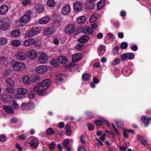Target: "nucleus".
<instances>
[{
	"label": "nucleus",
	"instance_id": "nucleus-18",
	"mask_svg": "<svg viewBox=\"0 0 151 151\" xmlns=\"http://www.w3.org/2000/svg\"><path fill=\"white\" fill-rule=\"evenodd\" d=\"M73 6L74 11L76 12L79 11L82 8V4L79 2H75Z\"/></svg>",
	"mask_w": 151,
	"mask_h": 151
},
{
	"label": "nucleus",
	"instance_id": "nucleus-11",
	"mask_svg": "<svg viewBox=\"0 0 151 151\" xmlns=\"http://www.w3.org/2000/svg\"><path fill=\"white\" fill-rule=\"evenodd\" d=\"M132 72V69L129 67L123 68L122 69V73L124 75L127 76H129Z\"/></svg>",
	"mask_w": 151,
	"mask_h": 151
},
{
	"label": "nucleus",
	"instance_id": "nucleus-62",
	"mask_svg": "<svg viewBox=\"0 0 151 151\" xmlns=\"http://www.w3.org/2000/svg\"><path fill=\"white\" fill-rule=\"evenodd\" d=\"M144 139V137L142 136H141L137 134V139L138 141H139L141 142L142 140Z\"/></svg>",
	"mask_w": 151,
	"mask_h": 151
},
{
	"label": "nucleus",
	"instance_id": "nucleus-37",
	"mask_svg": "<svg viewBox=\"0 0 151 151\" xmlns=\"http://www.w3.org/2000/svg\"><path fill=\"white\" fill-rule=\"evenodd\" d=\"M47 5L50 7H53L55 5V3L53 0H48Z\"/></svg>",
	"mask_w": 151,
	"mask_h": 151
},
{
	"label": "nucleus",
	"instance_id": "nucleus-43",
	"mask_svg": "<svg viewBox=\"0 0 151 151\" xmlns=\"http://www.w3.org/2000/svg\"><path fill=\"white\" fill-rule=\"evenodd\" d=\"M86 114L88 119H91L93 117V114L92 112L87 111L86 112Z\"/></svg>",
	"mask_w": 151,
	"mask_h": 151
},
{
	"label": "nucleus",
	"instance_id": "nucleus-13",
	"mask_svg": "<svg viewBox=\"0 0 151 151\" xmlns=\"http://www.w3.org/2000/svg\"><path fill=\"white\" fill-rule=\"evenodd\" d=\"M82 55L81 53H76L72 56V61L73 62H76L81 60L82 58Z\"/></svg>",
	"mask_w": 151,
	"mask_h": 151
},
{
	"label": "nucleus",
	"instance_id": "nucleus-6",
	"mask_svg": "<svg viewBox=\"0 0 151 151\" xmlns=\"http://www.w3.org/2000/svg\"><path fill=\"white\" fill-rule=\"evenodd\" d=\"M16 58L21 61L25 60L27 59L26 53L22 51L18 52L16 55Z\"/></svg>",
	"mask_w": 151,
	"mask_h": 151
},
{
	"label": "nucleus",
	"instance_id": "nucleus-17",
	"mask_svg": "<svg viewBox=\"0 0 151 151\" xmlns=\"http://www.w3.org/2000/svg\"><path fill=\"white\" fill-rule=\"evenodd\" d=\"M37 27H34L33 28L32 30L29 31L27 34V35L28 37H32L34 36L35 35L38 33Z\"/></svg>",
	"mask_w": 151,
	"mask_h": 151
},
{
	"label": "nucleus",
	"instance_id": "nucleus-39",
	"mask_svg": "<svg viewBox=\"0 0 151 151\" xmlns=\"http://www.w3.org/2000/svg\"><path fill=\"white\" fill-rule=\"evenodd\" d=\"M106 37L107 38L108 40L110 39L114 40L115 38L114 35L112 33H108L107 34Z\"/></svg>",
	"mask_w": 151,
	"mask_h": 151
},
{
	"label": "nucleus",
	"instance_id": "nucleus-58",
	"mask_svg": "<svg viewBox=\"0 0 151 151\" xmlns=\"http://www.w3.org/2000/svg\"><path fill=\"white\" fill-rule=\"evenodd\" d=\"M141 143L142 145H143L145 147H147L148 146L147 141L145 139H144L142 140Z\"/></svg>",
	"mask_w": 151,
	"mask_h": 151
},
{
	"label": "nucleus",
	"instance_id": "nucleus-50",
	"mask_svg": "<svg viewBox=\"0 0 151 151\" xmlns=\"http://www.w3.org/2000/svg\"><path fill=\"white\" fill-rule=\"evenodd\" d=\"M31 2V1L30 0H23L22 2V5L26 6L30 4Z\"/></svg>",
	"mask_w": 151,
	"mask_h": 151
},
{
	"label": "nucleus",
	"instance_id": "nucleus-57",
	"mask_svg": "<svg viewBox=\"0 0 151 151\" xmlns=\"http://www.w3.org/2000/svg\"><path fill=\"white\" fill-rule=\"evenodd\" d=\"M119 61L120 60L119 58H116L114 60L113 62L111 64L113 65H117L119 63Z\"/></svg>",
	"mask_w": 151,
	"mask_h": 151
},
{
	"label": "nucleus",
	"instance_id": "nucleus-21",
	"mask_svg": "<svg viewBox=\"0 0 151 151\" xmlns=\"http://www.w3.org/2000/svg\"><path fill=\"white\" fill-rule=\"evenodd\" d=\"M22 81L24 84L29 85L31 83L30 78L28 75H25L23 77Z\"/></svg>",
	"mask_w": 151,
	"mask_h": 151
},
{
	"label": "nucleus",
	"instance_id": "nucleus-26",
	"mask_svg": "<svg viewBox=\"0 0 151 151\" xmlns=\"http://www.w3.org/2000/svg\"><path fill=\"white\" fill-rule=\"evenodd\" d=\"M35 8V11L39 13L42 12L43 10V6L40 4H36Z\"/></svg>",
	"mask_w": 151,
	"mask_h": 151
},
{
	"label": "nucleus",
	"instance_id": "nucleus-36",
	"mask_svg": "<svg viewBox=\"0 0 151 151\" xmlns=\"http://www.w3.org/2000/svg\"><path fill=\"white\" fill-rule=\"evenodd\" d=\"M20 41L17 40H14L12 41L11 42V45L15 47L19 46L20 45Z\"/></svg>",
	"mask_w": 151,
	"mask_h": 151
},
{
	"label": "nucleus",
	"instance_id": "nucleus-7",
	"mask_svg": "<svg viewBox=\"0 0 151 151\" xmlns=\"http://www.w3.org/2000/svg\"><path fill=\"white\" fill-rule=\"evenodd\" d=\"M48 57L47 55L44 53H42L38 57V60L40 64H44L48 60Z\"/></svg>",
	"mask_w": 151,
	"mask_h": 151
},
{
	"label": "nucleus",
	"instance_id": "nucleus-51",
	"mask_svg": "<svg viewBox=\"0 0 151 151\" xmlns=\"http://www.w3.org/2000/svg\"><path fill=\"white\" fill-rule=\"evenodd\" d=\"M83 44H78L75 47L76 49L78 50H81L83 49Z\"/></svg>",
	"mask_w": 151,
	"mask_h": 151
},
{
	"label": "nucleus",
	"instance_id": "nucleus-19",
	"mask_svg": "<svg viewBox=\"0 0 151 151\" xmlns=\"http://www.w3.org/2000/svg\"><path fill=\"white\" fill-rule=\"evenodd\" d=\"M50 19L48 16L44 17L40 19L38 21L39 24H44L47 23Z\"/></svg>",
	"mask_w": 151,
	"mask_h": 151
},
{
	"label": "nucleus",
	"instance_id": "nucleus-56",
	"mask_svg": "<svg viewBox=\"0 0 151 151\" xmlns=\"http://www.w3.org/2000/svg\"><path fill=\"white\" fill-rule=\"evenodd\" d=\"M6 139V137L3 134L0 135V141L1 142L5 141Z\"/></svg>",
	"mask_w": 151,
	"mask_h": 151
},
{
	"label": "nucleus",
	"instance_id": "nucleus-14",
	"mask_svg": "<svg viewBox=\"0 0 151 151\" xmlns=\"http://www.w3.org/2000/svg\"><path fill=\"white\" fill-rule=\"evenodd\" d=\"M65 75L63 74H58L56 76V83L58 84L60 82H63Z\"/></svg>",
	"mask_w": 151,
	"mask_h": 151
},
{
	"label": "nucleus",
	"instance_id": "nucleus-27",
	"mask_svg": "<svg viewBox=\"0 0 151 151\" xmlns=\"http://www.w3.org/2000/svg\"><path fill=\"white\" fill-rule=\"evenodd\" d=\"M83 32L86 34L90 35L92 34L93 32V30L88 27H86L83 29Z\"/></svg>",
	"mask_w": 151,
	"mask_h": 151
},
{
	"label": "nucleus",
	"instance_id": "nucleus-54",
	"mask_svg": "<svg viewBox=\"0 0 151 151\" xmlns=\"http://www.w3.org/2000/svg\"><path fill=\"white\" fill-rule=\"evenodd\" d=\"M7 41L6 39L5 38H0V45H3L6 44Z\"/></svg>",
	"mask_w": 151,
	"mask_h": 151
},
{
	"label": "nucleus",
	"instance_id": "nucleus-34",
	"mask_svg": "<svg viewBox=\"0 0 151 151\" xmlns=\"http://www.w3.org/2000/svg\"><path fill=\"white\" fill-rule=\"evenodd\" d=\"M3 109L7 113L9 114L12 113L13 111L12 109L9 107L6 106H3Z\"/></svg>",
	"mask_w": 151,
	"mask_h": 151
},
{
	"label": "nucleus",
	"instance_id": "nucleus-20",
	"mask_svg": "<svg viewBox=\"0 0 151 151\" xmlns=\"http://www.w3.org/2000/svg\"><path fill=\"white\" fill-rule=\"evenodd\" d=\"M70 10V6L68 5H65L63 7L62 12L63 14L66 15L69 13Z\"/></svg>",
	"mask_w": 151,
	"mask_h": 151
},
{
	"label": "nucleus",
	"instance_id": "nucleus-22",
	"mask_svg": "<svg viewBox=\"0 0 151 151\" xmlns=\"http://www.w3.org/2000/svg\"><path fill=\"white\" fill-rule=\"evenodd\" d=\"M29 144L31 147L33 148L37 147L38 145V142L36 139H34L30 140Z\"/></svg>",
	"mask_w": 151,
	"mask_h": 151
},
{
	"label": "nucleus",
	"instance_id": "nucleus-28",
	"mask_svg": "<svg viewBox=\"0 0 151 151\" xmlns=\"http://www.w3.org/2000/svg\"><path fill=\"white\" fill-rule=\"evenodd\" d=\"M27 92V89L24 88H19L17 90V93L18 95H23L26 94Z\"/></svg>",
	"mask_w": 151,
	"mask_h": 151
},
{
	"label": "nucleus",
	"instance_id": "nucleus-1",
	"mask_svg": "<svg viewBox=\"0 0 151 151\" xmlns=\"http://www.w3.org/2000/svg\"><path fill=\"white\" fill-rule=\"evenodd\" d=\"M51 83L50 79H46L41 83L34 87L33 90L35 91H41L46 89L49 86Z\"/></svg>",
	"mask_w": 151,
	"mask_h": 151
},
{
	"label": "nucleus",
	"instance_id": "nucleus-10",
	"mask_svg": "<svg viewBox=\"0 0 151 151\" xmlns=\"http://www.w3.org/2000/svg\"><path fill=\"white\" fill-rule=\"evenodd\" d=\"M75 29V26L73 24H70L68 25L65 29V32L66 34H70Z\"/></svg>",
	"mask_w": 151,
	"mask_h": 151
},
{
	"label": "nucleus",
	"instance_id": "nucleus-64",
	"mask_svg": "<svg viewBox=\"0 0 151 151\" xmlns=\"http://www.w3.org/2000/svg\"><path fill=\"white\" fill-rule=\"evenodd\" d=\"M78 151H86L85 148L83 146H80L78 148Z\"/></svg>",
	"mask_w": 151,
	"mask_h": 151
},
{
	"label": "nucleus",
	"instance_id": "nucleus-41",
	"mask_svg": "<svg viewBox=\"0 0 151 151\" xmlns=\"http://www.w3.org/2000/svg\"><path fill=\"white\" fill-rule=\"evenodd\" d=\"M65 132L66 134L68 135H70L71 133V131L70 130V127L69 125H66L65 127Z\"/></svg>",
	"mask_w": 151,
	"mask_h": 151
},
{
	"label": "nucleus",
	"instance_id": "nucleus-30",
	"mask_svg": "<svg viewBox=\"0 0 151 151\" xmlns=\"http://www.w3.org/2000/svg\"><path fill=\"white\" fill-rule=\"evenodd\" d=\"M0 63L3 65H6L8 63V60L4 57H1L0 58Z\"/></svg>",
	"mask_w": 151,
	"mask_h": 151
},
{
	"label": "nucleus",
	"instance_id": "nucleus-38",
	"mask_svg": "<svg viewBox=\"0 0 151 151\" xmlns=\"http://www.w3.org/2000/svg\"><path fill=\"white\" fill-rule=\"evenodd\" d=\"M11 106L12 108V109H16L19 107L18 104L15 101H13L11 104Z\"/></svg>",
	"mask_w": 151,
	"mask_h": 151
},
{
	"label": "nucleus",
	"instance_id": "nucleus-4",
	"mask_svg": "<svg viewBox=\"0 0 151 151\" xmlns=\"http://www.w3.org/2000/svg\"><path fill=\"white\" fill-rule=\"evenodd\" d=\"M10 27L9 21L7 18H4L1 22L0 29L2 31L7 30Z\"/></svg>",
	"mask_w": 151,
	"mask_h": 151
},
{
	"label": "nucleus",
	"instance_id": "nucleus-16",
	"mask_svg": "<svg viewBox=\"0 0 151 151\" xmlns=\"http://www.w3.org/2000/svg\"><path fill=\"white\" fill-rule=\"evenodd\" d=\"M8 7L6 5H1L0 6V14L3 15L6 14L8 12Z\"/></svg>",
	"mask_w": 151,
	"mask_h": 151
},
{
	"label": "nucleus",
	"instance_id": "nucleus-12",
	"mask_svg": "<svg viewBox=\"0 0 151 151\" xmlns=\"http://www.w3.org/2000/svg\"><path fill=\"white\" fill-rule=\"evenodd\" d=\"M27 56L30 59L32 60L34 59L37 57V52L35 50H31L28 52Z\"/></svg>",
	"mask_w": 151,
	"mask_h": 151
},
{
	"label": "nucleus",
	"instance_id": "nucleus-59",
	"mask_svg": "<svg viewBox=\"0 0 151 151\" xmlns=\"http://www.w3.org/2000/svg\"><path fill=\"white\" fill-rule=\"evenodd\" d=\"M55 146V143L54 142H52L50 145L49 148L51 150L54 149Z\"/></svg>",
	"mask_w": 151,
	"mask_h": 151
},
{
	"label": "nucleus",
	"instance_id": "nucleus-48",
	"mask_svg": "<svg viewBox=\"0 0 151 151\" xmlns=\"http://www.w3.org/2000/svg\"><path fill=\"white\" fill-rule=\"evenodd\" d=\"M86 5V7L89 9H93L94 6V4L92 3V2H90V3H88V4H87Z\"/></svg>",
	"mask_w": 151,
	"mask_h": 151
},
{
	"label": "nucleus",
	"instance_id": "nucleus-53",
	"mask_svg": "<svg viewBox=\"0 0 151 151\" xmlns=\"http://www.w3.org/2000/svg\"><path fill=\"white\" fill-rule=\"evenodd\" d=\"M127 43L125 42H122L120 44L121 47L122 49H126L127 47Z\"/></svg>",
	"mask_w": 151,
	"mask_h": 151
},
{
	"label": "nucleus",
	"instance_id": "nucleus-29",
	"mask_svg": "<svg viewBox=\"0 0 151 151\" xmlns=\"http://www.w3.org/2000/svg\"><path fill=\"white\" fill-rule=\"evenodd\" d=\"M105 46L100 45L98 47V51L99 53L101 55H103L105 53Z\"/></svg>",
	"mask_w": 151,
	"mask_h": 151
},
{
	"label": "nucleus",
	"instance_id": "nucleus-23",
	"mask_svg": "<svg viewBox=\"0 0 151 151\" xmlns=\"http://www.w3.org/2000/svg\"><path fill=\"white\" fill-rule=\"evenodd\" d=\"M58 61L60 63L65 64L67 62L68 60L66 57L63 56H61L58 58Z\"/></svg>",
	"mask_w": 151,
	"mask_h": 151
},
{
	"label": "nucleus",
	"instance_id": "nucleus-46",
	"mask_svg": "<svg viewBox=\"0 0 151 151\" xmlns=\"http://www.w3.org/2000/svg\"><path fill=\"white\" fill-rule=\"evenodd\" d=\"M97 19V18L96 15H93L91 16L89 19V21L91 23L95 22Z\"/></svg>",
	"mask_w": 151,
	"mask_h": 151
},
{
	"label": "nucleus",
	"instance_id": "nucleus-8",
	"mask_svg": "<svg viewBox=\"0 0 151 151\" xmlns=\"http://www.w3.org/2000/svg\"><path fill=\"white\" fill-rule=\"evenodd\" d=\"M36 72L39 73L43 74L46 72L47 68L45 65H41L37 67L35 69Z\"/></svg>",
	"mask_w": 151,
	"mask_h": 151
},
{
	"label": "nucleus",
	"instance_id": "nucleus-35",
	"mask_svg": "<svg viewBox=\"0 0 151 151\" xmlns=\"http://www.w3.org/2000/svg\"><path fill=\"white\" fill-rule=\"evenodd\" d=\"M86 20V17L85 16H82L78 18L77 19V21L79 24L83 23Z\"/></svg>",
	"mask_w": 151,
	"mask_h": 151
},
{
	"label": "nucleus",
	"instance_id": "nucleus-44",
	"mask_svg": "<svg viewBox=\"0 0 151 151\" xmlns=\"http://www.w3.org/2000/svg\"><path fill=\"white\" fill-rule=\"evenodd\" d=\"M47 134L48 135H51L55 133V131L51 128H49L47 130Z\"/></svg>",
	"mask_w": 151,
	"mask_h": 151
},
{
	"label": "nucleus",
	"instance_id": "nucleus-2",
	"mask_svg": "<svg viewBox=\"0 0 151 151\" xmlns=\"http://www.w3.org/2000/svg\"><path fill=\"white\" fill-rule=\"evenodd\" d=\"M32 13V11L31 10L27 11L26 14L20 18V22L22 23H27L29 20L31 18V15Z\"/></svg>",
	"mask_w": 151,
	"mask_h": 151
},
{
	"label": "nucleus",
	"instance_id": "nucleus-52",
	"mask_svg": "<svg viewBox=\"0 0 151 151\" xmlns=\"http://www.w3.org/2000/svg\"><path fill=\"white\" fill-rule=\"evenodd\" d=\"M95 124L96 126H101L103 124L102 122L100 120H97L95 122Z\"/></svg>",
	"mask_w": 151,
	"mask_h": 151
},
{
	"label": "nucleus",
	"instance_id": "nucleus-24",
	"mask_svg": "<svg viewBox=\"0 0 151 151\" xmlns=\"http://www.w3.org/2000/svg\"><path fill=\"white\" fill-rule=\"evenodd\" d=\"M89 40V38L88 36L83 35L81 38L78 39V41L81 43H85L87 42Z\"/></svg>",
	"mask_w": 151,
	"mask_h": 151
},
{
	"label": "nucleus",
	"instance_id": "nucleus-25",
	"mask_svg": "<svg viewBox=\"0 0 151 151\" xmlns=\"http://www.w3.org/2000/svg\"><path fill=\"white\" fill-rule=\"evenodd\" d=\"M35 42L34 40L33 39H30L24 41V45L25 46L27 47L34 44Z\"/></svg>",
	"mask_w": 151,
	"mask_h": 151
},
{
	"label": "nucleus",
	"instance_id": "nucleus-32",
	"mask_svg": "<svg viewBox=\"0 0 151 151\" xmlns=\"http://www.w3.org/2000/svg\"><path fill=\"white\" fill-rule=\"evenodd\" d=\"M53 31V29L51 28H46L44 31V33L46 35H51Z\"/></svg>",
	"mask_w": 151,
	"mask_h": 151
},
{
	"label": "nucleus",
	"instance_id": "nucleus-15",
	"mask_svg": "<svg viewBox=\"0 0 151 151\" xmlns=\"http://www.w3.org/2000/svg\"><path fill=\"white\" fill-rule=\"evenodd\" d=\"M141 119L142 122L145 124V126L147 127L150 124V118L147 116L144 115L141 118Z\"/></svg>",
	"mask_w": 151,
	"mask_h": 151
},
{
	"label": "nucleus",
	"instance_id": "nucleus-61",
	"mask_svg": "<svg viewBox=\"0 0 151 151\" xmlns=\"http://www.w3.org/2000/svg\"><path fill=\"white\" fill-rule=\"evenodd\" d=\"M59 39L56 38L54 37L53 39V43L55 45H58L59 44Z\"/></svg>",
	"mask_w": 151,
	"mask_h": 151
},
{
	"label": "nucleus",
	"instance_id": "nucleus-49",
	"mask_svg": "<svg viewBox=\"0 0 151 151\" xmlns=\"http://www.w3.org/2000/svg\"><path fill=\"white\" fill-rule=\"evenodd\" d=\"M119 48L117 46H115L112 50V52L114 54H118L119 52Z\"/></svg>",
	"mask_w": 151,
	"mask_h": 151
},
{
	"label": "nucleus",
	"instance_id": "nucleus-5",
	"mask_svg": "<svg viewBox=\"0 0 151 151\" xmlns=\"http://www.w3.org/2000/svg\"><path fill=\"white\" fill-rule=\"evenodd\" d=\"M122 61H125L127 60H131L134 57V55L132 53L129 52L121 55Z\"/></svg>",
	"mask_w": 151,
	"mask_h": 151
},
{
	"label": "nucleus",
	"instance_id": "nucleus-42",
	"mask_svg": "<svg viewBox=\"0 0 151 151\" xmlns=\"http://www.w3.org/2000/svg\"><path fill=\"white\" fill-rule=\"evenodd\" d=\"M90 76V75L88 73H84L82 75V78L83 81H86L88 80Z\"/></svg>",
	"mask_w": 151,
	"mask_h": 151
},
{
	"label": "nucleus",
	"instance_id": "nucleus-47",
	"mask_svg": "<svg viewBox=\"0 0 151 151\" xmlns=\"http://www.w3.org/2000/svg\"><path fill=\"white\" fill-rule=\"evenodd\" d=\"M69 143V140L68 139H66L63 141V145L64 147H67Z\"/></svg>",
	"mask_w": 151,
	"mask_h": 151
},
{
	"label": "nucleus",
	"instance_id": "nucleus-55",
	"mask_svg": "<svg viewBox=\"0 0 151 151\" xmlns=\"http://www.w3.org/2000/svg\"><path fill=\"white\" fill-rule=\"evenodd\" d=\"M87 126L89 130H93L94 129V126L92 124L90 123H88L87 124Z\"/></svg>",
	"mask_w": 151,
	"mask_h": 151
},
{
	"label": "nucleus",
	"instance_id": "nucleus-63",
	"mask_svg": "<svg viewBox=\"0 0 151 151\" xmlns=\"http://www.w3.org/2000/svg\"><path fill=\"white\" fill-rule=\"evenodd\" d=\"M64 125V123L63 122H60L58 123V127L60 129L63 128Z\"/></svg>",
	"mask_w": 151,
	"mask_h": 151
},
{
	"label": "nucleus",
	"instance_id": "nucleus-31",
	"mask_svg": "<svg viewBox=\"0 0 151 151\" xmlns=\"http://www.w3.org/2000/svg\"><path fill=\"white\" fill-rule=\"evenodd\" d=\"M105 4L104 0H101L98 2L97 4V8L98 9H101L105 5Z\"/></svg>",
	"mask_w": 151,
	"mask_h": 151
},
{
	"label": "nucleus",
	"instance_id": "nucleus-45",
	"mask_svg": "<svg viewBox=\"0 0 151 151\" xmlns=\"http://www.w3.org/2000/svg\"><path fill=\"white\" fill-rule=\"evenodd\" d=\"M116 124L117 127L120 128H122L123 126V123L119 120L116 121Z\"/></svg>",
	"mask_w": 151,
	"mask_h": 151
},
{
	"label": "nucleus",
	"instance_id": "nucleus-9",
	"mask_svg": "<svg viewBox=\"0 0 151 151\" xmlns=\"http://www.w3.org/2000/svg\"><path fill=\"white\" fill-rule=\"evenodd\" d=\"M22 108L23 110H30L34 108V104L33 103L23 104L22 105Z\"/></svg>",
	"mask_w": 151,
	"mask_h": 151
},
{
	"label": "nucleus",
	"instance_id": "nucleus-33",
	"mask_svg": "<svg viewBox=\"0 0 151 151\" xmlns=\"http://www.w3.org/2000/svg\"><path fill=\"white\" fill-rule=\"evenodd\" d=\"M20 34V32L19 30L17 29L13 31L11 33V35L13 37H17L19 36Z\"/></svg>",
	"mask_w": 151,
	"mask_h": 151
},
{
	"label": "nucleus",
	"instance_id": "nucleus-40",
	"mask_svg": "<svg viewBox=\"0 0 151 151\" xmlns=\"http://www.w3.org/2000/svg\"><path fill=\"white\" fill-rule=\"evenodd\" d=\"M7 84L10 86H13L14 84V82L11 78L7 79L6 80Z\"/></svg>",
	"mask_w": 151,
	"mask_h": 151
},
{
	"label": "nucleus",
	"instance_id": "nucleus-60",
	"mask_svg": "<svg viewBox=\"0 0 151 151\" xmlns=\"http://www.w3.org/2000/svg\"><path fill=\"white\" fill-rule=\"evenodd\" d=\"M85 139V136L83 135H81L80 137V140L81 142L84 144H85L86 143V141L84 140Z\"/></svg>",
	"mask_w": 151,
	"mask_h": 151
},
{
	"label": "nucleus",
	"instance_id": "nucleus-3",
	"mask_svg": "<svg viewBox=\"0 0 151 151\" xmlns=\"http://www.w3.org/2000/svg\"><path fill=\"white\" fill-rule=\"evenodd\" d=\"M13 68L14 70H15L22 71L25 69L26 65L24 63L19 62L13 65Z\"/></svg>",
	"mask_w": 151,
	"mask_h": 151
}]
</instances>
